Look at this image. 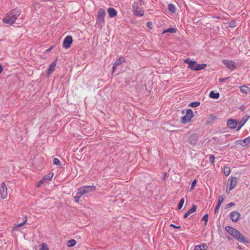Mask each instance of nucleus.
Returning a JSON list of instances; mask_svg holds the SVG:
<instances>
[{
  "label": "nucleus",
  "mask_w": 250,
  "mask_h": 250,
  "mask_svg": "<svg viewBox=\"0 0 250 250\" xmlns=\"http://www.w3.org/2000/svg\"><path fill=\"white\" fill-rule=\"evenodd\" d=\"M20 15V11L18 9H13L7 14L6 16L2 19V22L5 24L12 25L15 22L16 20Z\"/></svg>",
  "instance_id": "f257e3e1"
},
{
  "label": "nucleus",
  "mask_w": 250,
  "mask_h": 250,
  "mask_svg": "<svg viewBox=\"0 0 250 250\" xmlns=\"http://www.w3.org/2000/svg\"><path fill=\"white\" fill-rule=\"evenodd\" d=\"M184 63L188 64V67L190 69L194 71H199L205 68L207 65L206 63H197L195 61L190 60V58H188L184 60Z\"/></svg>",
  "instance_id": "f03ea898"
},
{
  "label": "nucleus",
  "mask_w": 250,
  "mask_h": 250,
  "mask_svg": "<svg viewBox=\"0 0 250 250\" xmlns=\"http://www.w3.org/2000/svg\"><path fill=\"white\" fill-rule=\"evenodd\" d=\"M138 1H134L132 4V11L134 15L138 17H142L144 15V10L139 7Z\"/></svg>",
  "instance_id": "7ed1b4c3"
},
{
  "label": "nucleus",
  "mask_w": 250,
  "mask_h": 250,
  "mask_svg": "<svg viewBox=\"0 0 250 250\" xmlns=\"http://www.w3.org/2000/svg\"><path fill=\"white\" fill-rule=\"evenodd\" d=\"M193 116V112L191 109H188L186 111V114L181 118V122L186 124L191 121V119Z\"/></svg>",
  "instance_id": "20e7f679"
},
{
  "label": "nucleus",
  "mask_w": 250,
  "mask_h": 250,
  "mask_svg": "<svg viewBox=\"0 0 250 250\" xmlns=\"http://www.w3.org/2000/svg\"><path fill=\"white\" fill-rule=\"evenodd\" d=\"M222 62L223 64L227 67V68L231 71L234 70L237 67L235 62L232 60L224 59L223 60Z\"/></svg>",
  "instance_id": "39448f33"
},
{
  "label": "nucleus",
  "mask_w": 250,
  "mask_h": 250,
  "mask_svg": "<svg viewBox=\"0 0 250 250\" xmlns=\"http://www.w3.org/2000/svg\"><path fill=\"white\" fill-rule=\"evenodd\" d=\"M105 16V10L103 8H100L98 12L97 16V23H99L104 21V17Z\"/></svg>",
  "instance_id": "423d86ee"
},
{
  "label": "nucleus",
  "mask_w": 250,
  "mask_h": 250,
  "mask_svg": "<svg viewBox=\"0 0 250 250\" xmlns=\"http://www.w3.org/2000/svg\"><path fill=\"white\" fill-rule=\"evenodd\" d=\"M72 42V37L71 36H67L63 41V48L66 49L69 48L71 46Z\"/></svg>",
  "instance_id": "0eeeda50"
},
{
  "label": "nucleus",
  "mask_w": 250,
  "mask_h": 250,
  "mask_svg": "<svg viewBox=\"0 0 250 250\" xmlns=\"http://www.w3.org/2000/svg\"><path fill=\"white\" fill-rule=\"evenodd\" d=\"M96 189V187L94 186H83L82 187L79 188V191H82V193L84 194L88 193L90 191L95 190Z\"/></svg>",
  "instance_id": "6e6552de"
},
{
  "label": "nucleus",
  "mask_w": 250,
  "mask_h": 250,
  "mask_svg": "<svg viewBox=\"0 0 250 250\" xmlns=\"http://www.w3.org/2000/svg\"><path fill=\"white\" fill-rule=\"evenodd\" d=\"M58 59V58L56 57V58L49 65V67L47 71V77H49L51 73L55 70V67L56 66Z\"/></svg>",
  "instance_id": "1a4fd4ad"
},
{
  "label": "nucleus",
  "mask_w": 250,
  "mask_h": 250,
  "mask_svg": "<svg viewBox=\"0 0 250 250\" xmlns=\"http://www.w3.org/2000/svg\"><path fill=\"white\" fill-rule=\"evenodd\" d=\"M198 136L196 133L190 135L188 139L189 143L193 146H195L198 142Z\"/></svg>",
  "instance_id": "9d476101"
},
{
  "label": "nucleus",
  "mask_w": 250,
  "mask_h": 250,
  "mask_svg": "<svg viewBox=\"0 0 250 250\" xmlns=\"http://www.w3.org/2000/svg\"><path fill=\"white\" fill-rule=\"evenodd\" d=\"M0 197L4 199L7 196V188L4 182L1 183V188L0 189Z\"/></svg>",
  "instance_id": "9b49d317"
},
{
  "label": "nucleus",
  "mask_w": 250,
  "mask_h": 250,
  "mask_svg": "<svg viewBox=\"0 0 250 250\" xmlns=\"http://www.w3.org/2000/svg\"><path fill=\"white\" fill-rule=\"evenodd\" d=\"M238 122L235 119H229L227 120V126L231 129L235 128L236 127L237 125H238Z\"/></svg>",
  "instance_id": "f8f14e48"
},
{
  "label": "nucleus",
  "mask_w": 250,
  "mask_h": 250,
  "mask_svg": "<svg viewBox=\"0 0 250 250\" xmlns=\"http://www.w3.org/2000/svg\"><path fill=\"white\" fill-rule=\"evenodd\" d=\"M237 184V178L233 177L228 179V186H229V190H231L236 186Z\"/></svg>",
  "instance_id": "ddd939ff"
},
{
  "label": "nucleus",
  "mask_w": 250,
  "mask_h": 250,
  "mask_svg": "<svg viewBox=\"0 0 250 250\" xmlns=\"http://www.w3.org/2000/svg\"><path fill=\"white\" fill-rule=\"evenodd\" d=\"M230 217L233 222H236L240 217V214L236 211H233L229 213Z\"/></svg>",
  "instance_id": "4468645a"
},
{
  "label": "nucleus",
  "mask_w": 250,
  "mask_h": 250,
  "mask_svg": "<svg viewBox=\"0 0 250 250\" xmlns=\"http://www.w3.org/2000/svg\"><path fill=\"white\" fill-rule=\"evenodd\" d=\"M250 116L249 115H245L244 116L240 121V122L238 124V127L237 129V131H239L241 128L245 124V123L247 122V121L250 118Z\"/></svg>",
  "instance_id": "2eb2a0df"
},
{
  "label": "nucleus",
  "mask_w": 250,
  "mask_h": 250,
  "mask_svg": "<svg viewBox=\"0 0 250 250\" xmlns=\"http://www.w3.org/2000/svg\"><path fill=\"white\" fill-rule=\"evenodd\" d=\"M107 11L108 12V16L110 18H114L117 15V12L116 10L113 7H109Z\"/></svg>",
  "instance_id": "dca6fc26"
},
{
  "label": "nucleus",
  "mask_w": 250,
  "mask_h": 250,
  "mask_svg": "<svg viewBox=\"0 0 250 250\" xmlns=\"http://www.w3.org/2000/svg\"><path fill=\"white\" fill-rule=\"evenodd\" d=\"M197 206L195 205H193L191 208H190L187 212L184 215V218H187L190 214L196 211Z\"/></svg>",
  "instance_id": "f3484780"
},
{
  "label": "nucleus",
  "mask_w": 250,
  "mask_h": 250,
  "mask_svg": "<svg viewBox=\"0 0 250 250\" xmlns=\"http://www.w3.org/2000/svg\"><path fill=\"white\" fill-rule=\"evenodd\" d=\"M236 142H239L241 146H245L250 143V137H248L244 140H237Z\"/></svg>",
  "instance_id": "a211bd4d"
},
{
  "label": "nucleus",
  "mask_w": 250,
  "mask_h": 250,
  "mask_svg": "<svg viewBox=\"0 0 250 250\" xmlns=\"http://www.w3.org/2000/svg\"><path fill=\"white\" fill-rule=\"evenodd\" d=\"M225 229L232 236L234 235V234L236 230V229L229 226H226L225 228Z\"/></svg>",
  "instance_id": "6ab92c4d"
},
{
  "label": "nucleus",
  "mask_w": 250,
  "mask_h": 250,
  "mask_svg": "<svg viewBox=\"0 0 250 250\" xmlns=\"http://www.w3.org/2000/svg\"><path fill=\"white\" fill-rule=\"evenodd\" d=\"M237 240L241 243L243 244H248L249 243V241L248 239L246 238L243 234L241 233L240 236H239Z\"/></svg>",
  "instance_id": "aec40b11"
},
{
  "label": "nucleus",
  "mask_w": 250,
  "mask_h": 250,
  "mask_svg": "<svg viewBox=\"0 0 250 250\" xmlns=\"http://www.w3.org/2000/svg\"><path fill=\"white\" fill-rule=\"evenodd\" d=\"M208 247L206 244L203 243L195 246L194 250H206Z\"/></svg>",
  "instance_id": "412c9836"
},
{
  "label": "nucleus",
  "mask_w": 250,
  "mask_h": 250,
  "mask_svg": "<svg viewBox=\"0 0 250 250\" xmlns=\"http://www.w3.org/2000/svg\"><path fill=\"white\" fill-rule=\"evenodd\" d=\"M209 96L211 98L217 99L219 98L220 94L218 92L211 91L209 93Z\"/></svg>",
  "instance_id": "4be33fe9"
},
{
  "label": "nucleus",
  "mask_w": 250,
  "mask_h": 250,
  "mask_svg": "<svg viewBox=\"0 0 250 250\" xmlns=\"http://www.w3.org/2000/svg\"><path fill=\"white\" fill-rule=\"evenodd\" d=\"M240 90L242 92L247 94L250 92V89L246 85H243L240 86Z\"/></svg>",
  "instance_id": "5701e85b"
},
{
  "label": "nucleus",
  "mask_w": 250,
  "mask_h": 250,
  "mask_svg": "<svg viewBox=\"0 0 250 250\" xmlns=\"http://www.w3.org/2000/svg\"><path fill=\"white\" fill-rule=\"evenodd\" d=\"M83 195V194L82 193V191H79L78 190V191L77 192L76 195L75 196H74L75 201L76 202L78 203L79 201L80 198L82 197V196Z\"/></svg>",
  "instance_id": "b1692460"
},
{
  "label": "nucleus",
  "mask_w": 250,
  "mask_h": 250,
  "mask_svg": "<svg viewBox=\"0 0 250 250\" xmlns=\"http://www.w3.org/2000/svg\"><path fill=\"white\" fill-rule=\"evenodd\" d=\"M168 9L169 12L172 13H174L176 12V7L172 3H170L168 5Z\"/></svg>",
  "instance_id": "393cba45"
},
{
  "label": "nucleus",
  "mask_w": 250,
  "mask_h": 250,
  "mask_svg": "<svg viewBox=\"0 0 250 250\" xmlns=\"http://www.w3.org/2000/svg\"><path fill=\"white\" fill-rule=\"evenodd\" d=\"M53 175V173H50L48 174L45 175L42 177L43 180H44L45 181H50L52 178Z\"/></svg>",
  "instance_id": "a878e982"
},
{
  "label": "nucleus",
  "mask_w": 250,
  "mask_h": 250,
  "mask_svg": "<svg viewBox=\"0 0 250 250\" xmlns=\"http://www.w3.org/2000/svg\"><path fill=\"white\" fill-rule=\"evenodd\" d=\"M121 64L122 63L118 60H116L112 65V72L114 73L117 66Z\"/></svg>",
  "instance_id": "bb28decb"
},
{
  "label": "nucleus",
  "mask_w": 250,
  "mask_h": 250,
  "mask_svg": "<svg viewBox=\"0 0 250 250\" xmlns=\"http://www.w3.org/2000/svg\"><path fill=\"white\" fill-rule=\"evenodd\" d=\"M200 105V102L198 101L192 102L188 104V106L192 107H196Z\"/></svg>",
  "instance_id": "cd10ccee"
},
{
  "label": "nucleus",
  "mask_w": 250,
  "mask_h": 250,
  "mask_svg": "<svg viewBox=\"0 0 250 250\" xmlns=\"http://www.w3.org/2000/svg\"><path fill=\"white\" fill-rule=\"evenodd\" d=\"M176 31H177L176 28H173V27L169 28L167 29V30H164L163 32V33L164 34L165 33H167V32L171 33H174L176 32Z\"/></svg>",
  "instance_id": "c85d7f7f"
},
{
  "label": "nucleus",
  "mask_w": 250,
  "mask_h": 250,
  "mask_svg": "<svg viewBox=\"0 0 250 250\" xmlns=\"http://www.w3.org/2000/svg\"><path fill=\"white\" fill-rule=\"evenodd\" d=\"M76 244V241L74 239H71L68 241L67 246L68 247H72Z\"/></svg>",
  "instance_id": "c756f323"
},
{
  "label": "nucleus",
  "mask_w": 250,
  "mask_h": 250,
  "mask_svg": "<svg viewBox=\"0 0 250 250\" xmlns=\"http://www.w3.org/2000/svg\"><path fill=\"white\" fill-rule=\"evenodd\" d=\"M184 202H185V199H184V198L183 197L182 198H181L180 199V202L178 204V207H177L178 209L180 210L182 208L183 205L184 204Z\"/></svg>",
  "instance_id": "7c9ffc66"
},
{
  "label": "nucleus",
  "mask_w": 250,
  "mask_h": 250,
  "mask_svg": "<svg viewBox=\"0 0 250 250\" xmlns=\"http://www.w3.org/2000/svg\"><path fill=\"white\" fill-rule=\"evenodd\" d=\"M39 250H49L47 244L45 243H42L40 245Z\"/></svg>",
  "instance_id": "2f4dec72"
},
{
  "label": "nucleus",
  "mask_w": 250,
  "mask_h": 250,
  "mask_svg": "<svg viewBox=\"0 0 250 250\" xmlns=\"http://www.w3.org/2000/svg\"><path fill=\"white\" fill-rule=\"evenodd\" d=\"M230 172V168L229 167H225L224 168V174L227 176H228Z\"/></svg>",
  "instance_id": "473e14b6"
},
{
  "label": "nucleus",
  "mask_w": 250,
  "mask_h": 250,
  "mask_svg": "<svg viewBox=\"0 0 250 250\" xmlns=\"http://www.w3.org/2000/svg\"><path fill=\"white\" fill-rule=\"evenodd\" d=\"M216 118V116L213 115H210L208 120L207 121V124H209L211 123L212 121H213Z\"/></svg>",
  "instance_id": "72a5a7b5"
},
{
  "label": "nucleus",
  "mask_w": 250,
  "mask_h": 250,
  "mask_svg": "<svg viewBox=\"0 0 250 250\" xmlns=\"http://www.w3.org/2000/svg\"><path fill=\"white\" fill-rule=\"evenodd\" d=\"M26 221H27V219H26V217H25V219L23 221V222L18 224L16 225L15 226H14L13 228V229H15L16 228H17L18 227H21L25 223Z\"/></svg>",
  "instance_id": "f704fd0d"
},
{
  "label": "nucleus",
  "mask_w": 250,
  "mask_h": 250,
  "mask_svg": "<svg viewBox=\"0 0 250 250\" xmlns=\"http://www.w3.org/2000/svg\"><path fill=\"white\" fill-rule=\"evenodd\" d=\"M208 220V214H205L202 218L201 220L205 221V225H207V222Z\"/></svg>",
  "instance_id": "c9c22d12"
},
{
  "label": "nucleus",
  "mask_w": 250,
  "mask_h": 250,
  "mask_svg": "<svg viewBox=\"0 0 250 250\" xmlns=\"http://www.w3.org/2000/svg\"><path fill=\"white\" fill-rule=\"evenodd\" d=\"M209 161H210V163L212 165H214V164L215 156L211 154L209 156Z\"/></svg>",
  "instance_id": "e433bc0d"
},
{
  "label": "nucleus",
  "mask_w": 250,
  "mask_h": 250,
  "mask_svg": "<svg viewBox=\"0 0 250 250\" xmlns=\"http://www.w3.org/2000/svg\"><path fill=\"white\" fill-rule=\"evenodd\" d=\"M240 233H241V232L236 229L234 234V235H233V237L237 240V239L238 238L239 236L240 235Z\"/></svg>",
  "instance_id": "4c0bfd02"
},
{
  "label": "nucleus",
  "mask_w": 250,
  "mask_h": 250,
  "mask_svg": "<svg viewBox=\"0 0 250 250\" xmlns=\"http://www.w3.org/2000/svg\"><path fill=\"white\" fill-rule=\"evenodd\" d=\"M240 233H241V232L236 229L234 234V235H233V237L237 240V239L238 238L239 236L240 235Z\"/></svg>",
  "instance_id": "58836bf2"
},
{
  "label": "nucleus",
  "mask_w": 250,
  "mask_h": 250,
  "mask_svg": "<svg viewBox=\"0 0 250 250\" xmlns=\"http://www.w3.org/2000/svg\"><path fill=\"white\" fill-rule=\"evenodd\" d=\"M53 164L54 165H60V160L57 158H54L53 160Z\"/></svg>",
  "instance_id": "ea45409f"
},
{
  "label": "nucleus",
  "mask_w": 250,
  "mask_h": 250,
  "mask_svg": "<svg viewBox=\"0 0 250 250\" xmlns=\"http://www.w3.org/2000/svg\"><path fill=\"white\" fill-rule=\"evenodd\" d=\"M229 26L233 28L236 26V22L234 21H232L229 23Z\"/></svg>",
  "instance_id": "a19ab883"
},
{
  "label": "nucleus",
  "mask_w": 250,
  "mask_h": 250,
  "mask_svg": "<svg viewBox=\"0 0 250 250\" xmlns=\"http://www.w3.org/2000/svg\"><path fill=\"white\" fill-rule=\"evenodd\" d=\"M196 183H197V181L196 179H195L194 180H193L192 183H191V187H190V190H192L193 189L194 187L195 186V185H196Z\"/></svg>",
  "instance_id": "79ce46f5"
},
{
  "label": "nucleus",
  "mask_w": 250,
  "mask_h": 250,
  "mask_svg": "<svg viewBox=\"0 0 250 250\" xmlns=\"http://www.w3.org/2000/svg\"><path fill=\"white\" fill-rule=\"evenodd\" d=\"M224 200V198L223 197L222 195H221L219 197L218 201L217 204L221 205L222 203L223 202Z\"/></svg>",
  "instance_id": "37998d69"
},
{
  "label": "nucleus",
  "mask_w": 250,
  "mask_h": 250,
  "mask_svg": "<svg viewBox=\"0 0 250 250\" xmlns=\"http://www.w3.org/2000/svg\"><path fill=\"white\" fill-rule=\"evenodd\" d=\"M234 205H235V204L233 202H230L226 205L225 208H228L234 206Z\"/></svg>",
  "instance_id": "c03bdc74"
},
{
  "label": "nucleus",
  "mask_w": 250,
  "mask_h": 250,
  "mask_svg": "<svg viewBox=\"0 0 250 250\" xmlns=\"http://www.w3.org/2000/svg\"><path fill=\"white\" fill-rule=\"evenodd\" d=\"M118 60V61H119L122 63V64L123 63L125 62V57H121Z\"/></svg>",
  "instance_id": "a18cd8bd"
},
{
  "label": "nucleus",
  "mask_w": 250,
  "mask_h": 250,
  "mask_svg": "<svg viewBox=\"0 0 250 250\" xmlns=\"http://www.w3.org/2000/svg\"><path fill=\"white\" fill-rule=\"evenodd\" d=\"M146 26L150 29H152V23L151 21H148L146 22Z\"/></svg>",
  "instance_id": "49530a36"
},
{
  "label": "nucleus",
  "mask_w": 250,
  "mask_h": 250,
  "mask_svg": "<svg viewBox=\"0 0 250 250\" xmlns=\"http://www.w3.org/2000/svg\"><path fill=\"white\" fill-rule=\"evenodd\" d=\"M220 206L221 205L217 204V205L215 207V209H214V213H216L218 212V210H219V209L220 208Z\"/></svg>",
  "instance_id": "de8ad7c7"
},
{
  "label": "nucleus",
  "mask_w": 250,
  "mask_h": 250,
  "mask_svg": "<svg viewBox=\"0 0 250 250\" xmlns=\"http://www.w3.org/2000/svg\"><path fill=\"white\" fill-rule=\"evenodd\" d=\"M170 226L174 229H180L181 228V227L180 226H175V225L174 224H171L170 225Z\"/></svg>",
  "instance_id": "09e8293b"
},
{
  "label": "nucleus",
  "mask_w": 250,
  "mask_h": 250,
  "mask_svg": "<svg viewBox=\"0 0 250 250\" xmlns=\"http://www.w3.org/2000/svg\"><path fill=\"white\" fill-rule=\"evenodd\" d=\"M228 79H229V77H227V78H220V79H219V82L220 83H222L224 81L228 80Z\"/></svg>",
  "instance_id": "8fccbe9b"
},
{
  "label": "nucleus",
  "mask_w": 250,
  "mask_h": 250,
  "mask_svg": "<svg viewBox=\"0 0 250 250\" xmlns=\"http://www.w3.org/2000/svg\"><path fill=\"white\" fill-rule=\"evenodd\" d=\"M44 182H45V181L43 180V178H42L41 180L39 181L38 186H39L41 184H43Z\"/></svg>",
  "instance_id": "3c124183"
},
{
  "label": "nucleus",
  "mask_w": 250,
  "mask_h": 250,
  "mask_svg": "<svg viewBox=\"0 0 250 250\" xmlns=\"http://www.w3.org/2000/svg\"><path fill=\"white\" fill-rule=\"evenodd\" d=\"M138 1L139 2L140 5H143L145 4L144 2L142 0H139Z\"/></svg>",
  "instance_id": "603ef678"
},
{
  "label": "nucleus",
  "mask_w": 250,
  "mask_h": 250,
  "mask_svg": "<svg viewBox=\"0 0 250 250\" xmlns=\"http://www.w3.org/2000/svg\"><path fill=\"white\" fill-rule=\"evenodd\" d=\"M245 107L243 105L240 106V107L239 108V109L242 111H244L245 110Z\"/></svg>",
  "instance_id": "864d4df0"
},
{
  "label": "nucleus",
  "mask_w": 250,
  "mask_h": 250,
  "mask_svg": "<svg viewBox=\"0 0 250 250\" xmlns=\"http://www.w3.org/2000/svg\"><path fill=\"white\" fill-rule=\"evenodd\" d=\"M53 48V46H51L50 47V48H49L48 49H46L45 50V52H49L50 51H51V50L52 49V48Z\"/></svg>",
  "instance_id": "5fc2aeb1"
},
{
  "label": "nucleus",
  "mask_w": 250,
  "mask_h": 250,
  "mask_svg": "<svg viewBox=\"0 0 250 250\" xmlns=\"http://www.w3.org/2000/svg\"><path fill=\"white\" fill-rule=\"evenodd\" d=\"M3 67H2V65H0V74L2 72V71H3Z\"/></svg>",
  "instance_id": "6e6d98bb"
},
{
  "label": "nucleus",
  "mask_w": 250,
  "mask_h": 250,
  "mask_svg": "<svg viewBox=\"0 0 250 250\" xmlns=\"http://www.w3.org/2000/svg\"><path fill=\"white\" fill-rule=\"evenodd\" d=\"M226 238L229 241H230L232 240V238L229 236H227Z\"/></svg>",
  "instance_id": "4d7b16f0"
}]
</instances>
